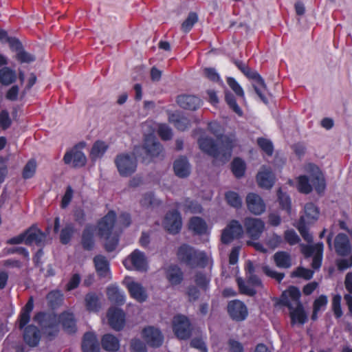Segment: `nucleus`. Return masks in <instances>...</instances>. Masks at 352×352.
<instances>
[{
	"label": "nucleus",
	"instance_id": "nucleus-62",
	"mask_svg": "<svg viewBox=\"0 0 352 352\" xmlns=\"http://www.w3.org/2000/svg\"><path fill=\"white\" fill-rule=\"evenodd\" d=\"M352 266V255L345 256L338 262L339 270H344Z\"/></svg>",
	"mask_w": 352,
	"mask_h": 352
},
{
	"label": "nucleus",
	"instance_id": "nucleus-55",
	"mask_svg": "<svg viewBox=\"0 0 352 352\" xmlns=\"http://www.w3.org/2000/svg\"><path fill=\"white\" fill-rule=\"evenodd\" d=\"M263 271L267 276L276 279L278 282H280L285 276L284 273L277 272L276 271L270 268L268 266H263Z\"/></svg>",
	"mask_w": 352,
	"mask_h": 352
},
{
	"label": "nucleus",
	"instance_id": "nucleus-48",
	"mask_svg": "<svg viewBox=\"0 0 352 352\" xmlns=\"http://www.w3.org/2000/svg\"><path fill=\"white\" fill-rule=\"evenodd\" d=\"M314 276V271L302 267H298L292 273V276L303 278L305 280L311 279Z\"/></svg>",
	"mask_w": 352,
	"mask_h": 352
},
{
	"label": "nucleus",
	"instance_id": "nucleus-64",
	"mask_svg": "<svg viewBox=\"0 0 352 352\" xmlns=\"http://www.w3.org/2000/svg\"><path fill=\"white\" fill-rule=\"evenodd\" d=\"M131 346L133 352H147L144 344L139 340H133Z\"/></svg>",
	"mask_w": 352,
	"mask_h": 352
},
{
	"label": "nucleus",
	"instance_id": "nucleus-57",
	"mask_svg": "<svg viewBox=\"0 0 352 352\" xmlns=\"http://www.w3.org/2000/svg\"><path fill=\"white\" fill-rule=\"evenodd\" d=\"M227 82L230 88L235 92L236 95L241 97H243L244 93L241 88V87L239 85V83L231 77L228 78Z\"/></svg>",
	"mask_w": 352,
	"mask_h": 352
},
{
	"label": "nucleus",
	"instance_id": "nucleus-54",
	"mask_svg": "<svg viewBox=\"0 0 352 352\" xmlns=\"http://www.w3.org/2000/svg\"><path fill=\"white\" fill-rule=\"evenodd\" d=\"M195 282L200 288L206 290L208 287L210 279L206 275L199 273L196 274Z\"/></svg>",
	"mask_w": 352,
	"mask_h": 352
},
{
	"label": "nucleus",
	"instance_id": "nucleus-18",
	"mask_svg": "<svg viewBox=\"0 0 352 352\" xmlns=\"http://www.w3.org/2000/svg\"><path fill=\"white\" fill-rule=\"evenodd\" d=\"M124 283L126 285L132 298L140 302H144L147 298L146 289L143 286L130 277L125 278Z\"/></svg>",
	"mask_w": 352,
	"mask_h": 352
},
{
	"label": "nucleus",
	"instance_id": "nucleus-26",
	"mask_svg": "<svg viewBox=\"0 0 352 352\" xmlns=\"http://www.w3.org/2000/svg\"><path fill=\"white\" fill-rule=\"evenodd\" d=\"M165 273L166 278L172 285H179L184 279L182 271L175 265H169L166 269Z\"/></svg>",
	"mask_w": 352,
	"mask_h": 352
},
{
	"label": "nucleus",
	"instance_id": "nucleus-49",
	"mask_svg": "<svg viewBox=\"0 0 352 352\" xmlns=\"http://www.w3.org/2000/svg\"><path fill=\"white\" fill-rule=\"evenodd\" d=\"M131 224V217L127 213H122L119 217L116 219V225L120 228V234L123 229L127 228Z\"/></svg>",
	"mask_w": 352,
	"mask_h": 352
},
{
	"label": "nucleus",
	"instance_id": "nucleus-52",
	"mask_svg": "<svg viewBox=\"0 0 352 352\" xmlns=\"http://www.w3.org/2000/svg\"><path fill=\"white\" fill-rule=\"evenodd\" d=\"M257 143L261 149L268 155H272L273 153V145L272 143L265 138H258Z\"/></svg>",
	"mask_w": 352,
	"mask_h": 352
},
{
	"label": "nucleus",
	"instance_id": "nucleus-13",
	"mask_svg": "<svg viewBox=\"0 0 352 352\" xmlns=\"http://www.w3.org/2000/svg\"><path fill=\"white\" fill-rule=\"evenodd\" d=\"M142 151H144L150 157H155L162 154L163 147L154 138L148 136L146 138L142 146H136L134 148V153L137 155L141 153Z\"/></svg>",
	"mask_w": 352,
	"mask_h": 352
},
{
	"label": "nucleus",
	"instance_id": "nucleus-63",
	"mask_svg": "<svg viewBox=\"0 0 352 352\" xmlns=\"http://www.w3.org/2000/svg\"><path fill=\"white\" fill-rule=\"evenodd\" d=\"M204 73V75L212 81L218 82L220 80L219 74L214 68H205Z\"/></svg>",
	"mask_w": 352,
	"mask_h": 352
},
{
	"label": "nucleus",
	"instance_id": "nucleus-11",
	"mask_svg": "<svg viewBox=\"0 0 352 352\" xmlns=\"http://www.w3.org/2000/svg\"><path fill=\"white\" fill-rule=\"evenodd\" d=\"M85 146L84 142H80L67 151L63 157L64 162L66 164H71L73 168H76L84 166L87 162V158L80 148H84Z\"/></svg>",
	"mask_w": 352,
	"mask_h": 352
},
{
	"label": "nucleus",
	"instance_id": "nucleus-19",
	"mask_svg": "<svg viewBox=\"0 0 352 352\" xmlns=\"http://www.w3.org/2000/svg\"><path fill=\"white\" fill-rule=\"evenodd\" d=\"M107 318L109 324L113 329L120 331L124 327L125 314L122 309L116 307L109 308Z\"/></svg>",
	"mask_w": 352,
	"mask_h": 352
},
{
	"label": "nucleus",
	"instance_id": "nucleus-27",
	"mask_svg": "<svg viewBox=\"0 0 352 352\" xmlns=\"http://www.w3.org/2000/svg\"><path fill=\"white\" fill-rule=\"evenodd\" d=\"M258 185L267 189L272 187L274 183V175L270 169L263 168L262 170L257 174Z\"/></svg>",
	"mask_w": 352,
	"mask_h": 352
},
{
	"label": "nucleus",
	"instance_id": "nucleus-37",
	"mask_svg": "<svg viewBox=\"0 0 352 352\" xmlns=\"http://www.w3.org/2000/svg\"><path fill=\"white\" fill-rule=\"evenodd\" d=\"M76 230L72 223H66L60 232V242H69L72 239Z\"/></svg>",
	"mask_w": 352,
	"mask_h": 352
},
{
	"label": "nucleus",
	"instance_id": "nucleus-43",
	"mask_svg": "<svg viewBox=\"0 0 352 352\" xmlns=\"http://www.w3.org/2000/svg\"><path fill=\"white\" fill-rule=\"evenodd\" d=\"M236 281L241 293L250 296L255 295L256 292L254 287L248 284V282L245 283L241 278H238Z\"/></svg>",
	"mask_w": 352,
	"mask_h": 352
},
{
	"label": "nucleus",
	"instance_id": "nucleus-30",
	"mask_svg": "<svg viewBox=\"0 0 352 352\" xmlns=\"http://www.w3.org/2000/svg\"><path fill=\"white\" fill-rule=\"evenodd\" d=\"M82 349L83 352H100L98 340L93 333H87L85 334Z\"/></svg>",
	"mask_w": 352,
	"mask_h": 352
},
{
	"label": "nucleus",
	"instance_id": "nucleus-20",
	"mask_svg": "<svg viewBox=\"0 0 352 352\" xmlns=\"http://www.w3.org/2000/svg\"><path fill=\"white\" fill-rule=\"evenodd\" d=\"M245 228L248 234L253 239H257L264 229L263 222L255 218H247L245 220Z\"/></svg>",
	"mask_w": 352,
	"mask_h": 352
},
{
	"label": "nucleus",
	"instance_id": "nucleus-6",
	"mask_svg": "<svg viewBox=\"0 0 352 352\" xmlns=\"http://www.w3.org/2000/svg\"><path fill=\"white\" fill-rule=\"evenodd\" d=\"M98 234L101 238L118 242L120 228L116 225V213L109 211L98 223Z\"/></svg>",
	"mask_w": 352,
	"mask_h": 352
},
{
	"label": "nucleus",
	"instance_id": "nucleus-35",
	"mask_svg": "<svg viewBox=\"0 0 352 352\" xmlns=\"http://www.w3.org/2000/svg\"><path fill=\"white\" fill-rule=\"evenodd\" d=\"M16 80V74L8 67H4L0 69V83L8 86Z\"/></svg>",
	"mask_w": 352,
	"mask_h": 352
},
{
	"label": "nucleus",
	"instance_id": "nucleus-34",
	"mask_svg": "<svg viewBox=\"0 0 352 352\" xmlns=\"http://www.w3.org/2000/svg\"><path fill=\"white\" fill-rule=\"evenodd\" d=\"M101 344L102 348L109 352L117 351L120 348V342L118 339L110 333L103 336Z\"/></svg>",
	"mask_w": 352,
	"mask_h": 352
},
{
	"label": "nucleus",
	"instance_id": "nucleus-1",
	"mask_svg": "<svg viewBox=\"0 0 352 352\" xmlns=\"http://www.w3.org/2000/svg\"><path fill=\"white\" fill-rule=\"evenodd\" d=\"M34 320L39 324L43 335L49 340H52L58 335L60 322L67 333L76 331V320L73 314L69 312H64L59 317L52 313H38L34 316Z\"/></svg>",
	"mask_w": 352,
	"mask_h": 352
},
{
	"label": "nucleus",
	"instance_id": "nucleus-16",
	"mask_svg": "<svg viewBox=\"0 0 352 352\" xmlns=\"http://www.w3.org/2000/svg\"><path fill=\"white\" fill-rule=\"evenodd\" d=\"M242 226L236 220L231 221L223 230L221 234V242L239 239L243 234Z\"/></svg>",
	"mask_w": 352,
	"mask_h": 352
},
{
	"label": "nucleus",
	"instance_id": "nucleus-4",
	"mask_svg": "<svg viewBox=\"0 0 352 352\" xmlns=\"http://www.w3.org/2000/svg\"><path fill=\"white\" fill-rule=\"evenodd\" d=\"M306 170L310 175L309 177L306 175L298 177V188L299 191L308 194L311 192L313 186L318 193L322 192L325 188V182L319 168L313 164H309Z\"/></svg>",
	"mask_w": 352,
	"mask_h": 352
},
{
	"label": "nucleus",
	"instance_id": "nucleus-10",
	"mask_svg": "<svg viewBox=\"0 0 352 352\" xmlns=\"http://www.w3.org/2000/svg\"><path fill=\"white\" fill-rule=\"evenodd\" d=\"M300 250L305 258L312 257L311 267L318 270L322 260V243H302Z\"/></svg>",
	"mask_w": 352,
	"mask_h": 352
},
{
	"label": "nucleus",
	"instance_id": "nucleus-47",
	"mask_svg": "<svg viewBox=\"0 0 352 352\" xmlns=\"http://www.w3.org/2000/svg\"><path fill=\"white\" fill-rule=\"evenodd\" d=\"M208 129L217 138L219 142H221L222 138L226 136L223 135V129L216 122L210 123L208 124Z\"/></svg>",
	"mask_w": 352,
	"mask_h": 352
},
{
	"label": "nucleus",
	"instance_id": "nucleus-5",
	"mask_svg": "<svg viewBox=\"0 0 352 352\" xmlns=\"http://www.w3.org/2000/svg\"><path fill=\"white\" fill-rule=\"evenodd\" d=\"M178 259L191 267H205L209 257L203 252H197L187 244H183L177 251Z\"/></svg>",
	"mask_w": 352,
	"mask_h": 352
},
{
	"label": "nucleus",
	"instance_id": "nucleus-44",
	"mask_svg": "<svg viewBox=\"0 0 352 352\" xmlns=\"http://www.w3.org/2000/svg\"><path fill=\"white\" fill-rule=\"evenodd\" d=\"M198 21L197 14L195 12H191L189 13L188 17L182 24V30L184 32H189L194 24Z\"/></svg>",
	"mask_w": 352,
	"mask_h": 352
},
{
	"label": "nucleus",
	"instance_id": "nucleus-15",
	"mask_svg": "<svg viewBox=\"0 0 352 352\" xmlns=\"http://www.w3.org/2000/svg\"><path fill=\"white\" fill-rule=\"evenodd\" d=\"M163 226L170 234H175L182 228V219L177 210L169 211L166 213L164 221Z\"/></svg>",
	"mask_w": 352,
	"mask_h": 352
},
{
	"label": "nucleus",
	"instance_id": "nucleus-31",
	"mask_svg": "<svg viewBox=\"0 0 352 352\" xmlns=\"http://www.w3.org/2000/svg\"><path fill=\"white\" fill-rule=\"evenodd\" d=\"M168 121L179 131H184L190 125V120L177 112L168 113Z\"/></svg>",
	"mask_w": 352,
	"mask_h": 352
},
{
	"label": "nucleus",
	"instance_id": "nucleus-25",
	"mask_svg": "<svg viewBox=\"0 0 352 352\" xmlns=\"http://www.w3.org/2000/svg\"><path fill=\"white\" fill-rule=\"evenodd\" d=\"M175 175L181 178L187 177L190 173V165L186 157L177 159L173 164Z\"/></svg>",
	"mask_w": 352,
	"mask_h": 352
},
{
	"label": "nucleus",
	"instance_id": "nucleus-42",
	"mask_svg": "<svg viewBox=\"0 0 352 352\" xmlns=\"http://www.w3.org/2000/svg\"><path fill=\"white\" fill-rule=\"evenodd\" d=\"M225 198L227 203L232 207L238 208L241 206V199L236 192L228 191L225 194Z\"/></svg>",
	"mask_w": 352,
	"mask_h": 352
},
{
	"label": "nucleus",
	"instance_id": "nucleus-9",
	"mask_svg": "<svg viewBox=\"0 0 352 352\" xmlns=\"http://www.w3.org/2000/svg\"><path fill=\"white\" fill-rule=\"evenodd\" d=\"M115 164L119 174L122 177H129L134 173L137 168V160L135 153H122L115 158Z\"/></svg>",
	"mask_w": 352,
	"mask_h": 352
},
{
	"label": "nucleus",
	"instance_id": "nucleus-22",
	"mask_svg": "<svg viewBox=\"0 0 352 352\" xmlns=\"http://www.w3.org/2000/svg\"><path fill=\"white\" fill-rule=\"evenodd\" d=\"M246 203L250 212L258 215L263 213L265 209V205L260 196L254 193L247 195Z\"/></svg>",
	"mask_w": 352,
	"mask_h": 352
},
{
	"label": "nucleus",
	"instance_id": "nucleus-12",
	"mask_svg": "<svg viewBox=\"0 0 352 352\" xmlns=\"http://www.w3.org/2000/svg\"><path fill=\"white\" fill-rule=\"evenodd\" d=\"M243 74L248 78L255 80V82L252 84V87L256 94L265 104H267L268 101L265 95V92L267 91V89L263 78L256 72L252 70L250 67L246 68Z\"/></svg>",
	"mask_w": 352,
	"mask_h": 352
},
{
	"label": "nucleus",
	"instance_id": "nucleus-39",
	"mask_svg": "<svg viewBox=\"0 0 352 352\" xmlns=\"http://www.w3.org/2000/svg\"><path fill=\"white\" fill-rule=\"evenodd\" d=\"M107 145L102 141H96L92 146L90 156L92 160L100 157L106 151Z\"/></svg>",
	"mask_w": 352,
	"mask_h": 352
},
{
	"label": "nucleus",
	"instance_id": "nucleus-56",
	"mask_svg": "<svg viewBox=\"0 0 352 352\" xmlns=\"http://www.w3.org/2000/svg\"><path fill=\"white\" fill-rule=\"evenodd\" d=\"M8 43L11 50L16 53L22 51L24 48L21 41L14 37H8Z\"/></svg>",
	"mask_w": 352,
	"mask_h": 352
},
{
	"label": "nucleus",
	"instance_id": "nucleus-29",
	"mask_svg": "<svg viewBox=\"0 0 352 352\" xmlns=\"http://www.w3.org/2000/svg\"><path fill=\"white\" fill-rule=\"evenodd\" d=\"M94 262L98 274L102 278H109V263L106 258L98 255L94 257Z\"/></svg>",
	"mask_w": 352,
	"mask_h": 352
},
{
	"label": "nucleus",
	"instance_id": "nucleus-36",
	"mask_svg": "<svg viewBox=\"0 0 352 352\" xmlns=\"http://www.w3.org/2000/svg\"><path fill=\"white\" fill-rule=\"evenodd\" d=\"M85 306L89 311H98L100 308L99 298L95 293H88L85 298Z\"/></svg>",
	"mask_w": 352,
	"mask_h": 352
},
{
	"label": "nucleus",
	"instance_id": "nucleus-61",
	"mask_svg": "<svg viewBox=\"0 0 352 352\" xmlns=\"http://www.w3.org/2000/svg\"><path fill=\"white\" fill-rule=\"evenodd\" d=\"M95 228L91 225H87L82 232L83 242H89L94 236Z\"/></svg>",
	"mask_w": 352,
	"mask_h": 352
},
{
	"label": "nucleus",
	"instance_id": "nucleus-32",
	"mask_svg": "<svg viewBox=\"0 0 352 352\" xmlns=\"http://www.w3.org/2000/svg\"><path fill=\"white\" fill-rule=\"evenodd\" d=\"M189 228L199 235L208 234V228L206 221L199 217H192L189 222Z\"/></svg>",
	"mask_w": 352,
	"mask_h": 352
},
{
	"label": "nucleus",
	"instance_id": "nucleus-38",
	"mask_svg": "<svg viewBox=\"0 0 352 352\" xmlns=\"http://www.w3.org/2000/svg\"><path fill=\"white\" fill-rule=\"evenodd\" d=\"M274 258L276 265L278 267L289 268L292 265L290 256L285 252H276Z\"/></svg>",
	"mask_w": 352,
	"mask_h": 352
},
{
	"label": "nucleus",
	"instance_id": "nucleus-46",
	"mask_svg": "<svg viewBox=\"0 0 352 352\" xmlns=\"http://www.w3.org/2000/svg\"><path fill=\"white\" fill-rule=\"evenodd\" d=\"M36 168V163L34 160H30L25 164L23 170V177L24 179H29L33 177L35 173Z\"/></svg>",
	"mask_w": 352,
	"mask_h": 352
},
{
	"label": "nucleus",
	"instance_id": "nucleus-33",
	"mask_svg": "<svg viewBox=\"0 0 352 352\" xmlns=\"http://www.w3.org/2000/svg\"><path fill=\"white\" fill-rule=\"evenodd\" d=\"M107 294L109 300L117 305H123L125 302V295L123 291L118 287L111 285L108 287Z\"/></svg>",
	"mask_w": 352,
	"mask_h": 352
},
{
	"label": "nucleus",
	"instance_id": "nucleus-59",
	"mask_svg": "<svg viewBox=\"0 0 352 352\" xmlns=\"http://www.w3.org/2000/svg\"><path fill=\"white\" fill-rule=\"evenodd\" d=\"M340 301L341 297L339 295L334 296L332 300L333 310L334 311V314L337 318H340L342 315V311L340 306Z\"/></svg>",
	"mask_w": 352,
	"mask_h": 352
},
{
	"label": "nucleus",
	"instance_id": "nucleus-28",
	"mask_svg": "<svg viewBox=\"0 0 352 352\" xmlns=\"http://www.w3.org/2000/svg\"><path fill=\"white\" fill-rule=\"evenodd\" d=\"M129 261L135 270L138 271L146 272L148 269V264L144 254L138 250H135L131 254Z\"/></svg>",
	"mask_w": 352,
	"mask_h": 352
},
{
	"label": "nucleus",
	"instance_id": "nucleus-7",
	"mask_svg": "<svg viewBox=\"0 0 352 352\" xmlns=\"http://www.w3.org/2000/svg\"><path fill=\"white\" fill-rule=\"evenodd\" d=\"M305 215L301 216L298 223V229L306 242H312V235L309 232L307 225L313 223L318 218L319 211L312 203H307L304 208Z\"/></svg>",
	"mask_w": 352,
	"mask_h": 352
},
{
	"label": "nucleus",
	"instance_id": "nucleus-41",
	"mask_svg": "<svg viewBox=\"0 0 352 352\" xmlns=\"http://www.w3.org/2000/svg\"><path fill=\"white\" fill-rule=\"evenodd\" d=\"M245 162L239 159L235 158L232 163V170L233 174L238 178L241 177L245 173Z\"/></svg>",
	"mask_w": 352,
	"mask_h": 352
},
{
	"label": "nucleus",
	"instance_id": "nucleus-58",
	"mask_svg": "<svg viewBox=\"0 0 352 352\" xmlns=\"http://www.w3.org/2000/svg\"><path fill=\"white\" fill-rule=\"evenodd\" d=\"M327 304V297L324 295H321L314 302V309L315 311H320L324 309Z\"/></svg>",
	"mask_w": 352,
	"mask_h": 352
},
{
	"label": "nucleus",
	"instance_id": "nucleus-8",
	"mask_svg": "<svg viewBox=\"0 0 352 352\" xmlns=\"http://www.w3.org/2000/svg\"><path fill=\"white\" fill-rule=\"evenodd\" d=\"M50 229L47 226L46 231L43 232L36 224H32L30 228L16 236L11 238L7 242H43L46 240V234Z\"/></svg>",
	"mask_w": 352,
	"mask_h": 352
},
{
	"label": "nucleus",
	"instance_id": "nucleus-23",
	"mask_svg": "<svg viewBox=\"0 0 352 352\" xmlns=\"http://www.w3.org/2000/svg\"><path fill=\"white\" fill-rule=\"evenodd\" d=\"M23 339L28 346L31 347L37 346L41 340L39 330L34 325L28 326L24 329Z\"/></svg>",
	"mask_w": 352,
	"mask_h": 352
},
{
	"label": "nucleus",
	"instance_id": "nucleus-2",
	"mask_svg": "<svg viewBox=\"0 0 352 352\" xmlns=\"http://www.w3.org/2000/svg\"><path fill=\"white\" fill-rule=\"evenodd\" d=\"M198 144L203 152L221 163H226L231 157L236 140L233 136H225L222 138L221 142L218 145L212 138L201 137L198 140Z\"/></svg>",
	"mask_w": 352,
	"mask_h": 352
},
{
	"label": "nucleus",
	"instance_id": "nucleus-45",
	"mask_svg": "<svg viewBox=\"0 0 352 352\" xmlns=\"http://www.w3.org/2000/svg\"><path fill=\"white\" fill-rule=\"evenodd\" d=\"M278 199L282 209L286 210L289 214L291 211V200L289 196L279 189L278 190Z\"/></svg>",
	"mask_w": 352,
	"mask_h": 352
},
{
	"label": "nucleus",
	"instance_id": "nucleus-3",
	"mask_svg": "<svg viewBox=\"0 0 352 352\" xmlns=\"http://www.w3.org/2000/svg\"><path fill=\"white\" fill-rule=\"evenodd\" d=\"M300 296L299 289L296 287H290L283 294L281 302L289 309L292 322H298L303 324L307 321V317L299 300Z\"/></svg>",
	"mask_w": 352,
	"mask_h": 352
},
{
	"label": "nucleus",
	"instance_id": "nucleus-14",
	"mask_svg": "<svg viewBox=\"0 0 352 352\" xmlns=\"http://www.w3.org/2000/svg\"><path fill=\"white\" fill-rule=\"evenodd\" d=\"M173 322L174 332L178 338L185 340L190 337V322L186 316H176L174 317Z\"/></svg>",
	"mask_w": 352,
	"mask_h": 352
},
{
	"label": "nucleus",
	"instance_id": "nucleus-24",
	"mask_svg": "<svg viewBox=\"0 0 352 352\" xmlns=\"http://www.w3.org/2000/svg\"><path fill=\"white\" fill-rule=\"evenodd\" d=\"M177 102L183 109L195 111L200 107L201 100L195 96L182 95L177 98Z\"/></svg>",
	"mask_w": 352,
	"mask_h": 352
},
{
	"label": "nucleus",
	"instance_id": "nucleus-17",
	"mask_svg": "<svg viewBox=\"0 0 352 352\" xmlns=\"http://www.w3.org/2000/svg\"><path fill=\"white\" fill-rule=\"evenodd\" d=\"M228 312L230 318L236 321H243L248 315L246 305L238 300H232L228 303Z\"/></svg>",
	"mask_w": 352,
	"mask_h": 352
},
{
	"label": "nucleus",
	"instance_id": "nucleus-50",
	"mask_svg": "<svg viewBox=\"0 0 352 352\" xmlns=\"http://www.w3.org/2000/svg\"><path fill=\"white\" fill-rule=\"evenodd\" d=\"M15 57L21 63H30L36 59L33 54L28 53L24 49L19 53H16Z\"/></svg>",
	"mask_w": 352,
	"mask_h": 352
},
{
	"label": "nucleus",
	"instance_id": "nucleus-51",
	"mask_svg": "<svg viewBox=\"0 0 352 352\" xmlns=\"http://www.w3.org/2000/svg\"><path fill=\"white\" fill-rule=\"evenodd\" d=\"M336 252L342 256L352 255L350 243H334Z\"/></svg>",
	"mask_w": 352,
	"mask_h": 352
},
{
	"label": "nucleus",
	"instance_id": "nucleus-40",
	"mask_svg": "<svg viewBox=\"0 0 352 352\" xmlns=\"http://www.w3.org/2000/svg\"><path fill=\"white\" fill-rule=\"evenodd\" d=\"M141 205L146 208H154L161 204V201L157 199L153 193H146L141 199Z\"/></svg>",
	"mask_w": 352,
	"mask_h": 352
},
{
	"label": "nucleus",
	"instance_id": "nucleus-53",
	"mask_svg": "<svg viewBox=\"0 0 352 352\" xmlns=\"http://www.w3.org/2000/svg\"><path fill=\"white\" fill-rule=\"evenodd\" d=\"M158 133L162 139L168 140L172 138V129L165 124H161L158 126Z\"/></svg>",
	"mask_w": 352,
	"mask_h": 352
},
{
	"label": "nucleus",
	"instance_id": "nucleus-21",
	"mask_svg": "<svg viewBox=\"0 0 352 352\" xmlns=\"http://www.w3.org/2000/svg\"><path fill=\"white\" fill-rule=\"evenodd\" d=\"M142 334L146 342L151 346L158 347L163 342L164 338L161 332L153 327L144 328Z\"/></svg>",
	"mask_w": 352,
	"mask_h": 352
},
{
	"label": "nucleus",
	"instance_id": "nucleus-60",
	"mask_svg": "<svg viewBox=\"0 0 352 352\" xmlns=\"http://www.w3.org/2000/svg\"><path fill=\"white\" fill-rule=\"evenodd\" d=\"M0 124L3 129H6L11 125V120L6 110H2L0 113Z\"/></svg>",
	"mask_w": 352,
	"mask_h": 352
}]
</instances>
